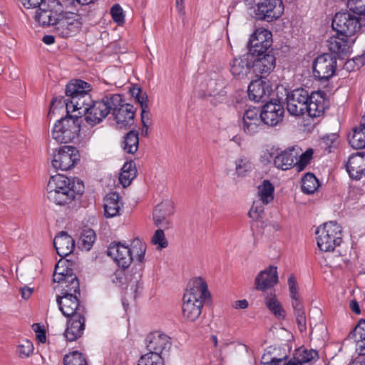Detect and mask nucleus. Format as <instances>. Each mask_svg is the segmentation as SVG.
<instances>
[{"label":"nucleus","instance_id":"obj_27","mask_svg":"<svg viewBox=\"0 0 365 365\" xmlns=\"http://www.w3.org/2000/svg\"><path fill=\"white\" fill-rule=\"evenodd\" d=\"M253 58V71L258 75H268L275 68L276 58L271 51L265 52L261 56Z\"/></svg>","mask_w":365,"mask_h":365},{"label":"nucleus","instance_id":"obj_57","mask_svg":"<svg viewBox=\"0 0 365 365\" xmlns=\"http://www.w3.org/2000/svg\"><path fill=\"white\" fill-rule=\"evenodd\" d=\"M111 281L116 285L121 286L125 283V274L123 269H117L111 276Z\"/></svg>","mask_w":365,"mask_h":365},{"label":"nucleus","instance_id":"obj_63","mask_svg":"<svg viewBox=\"0 0 365 365\" xmlns=\"http://www.w3.org/2000/svg\"><path fill=\"white\" fill-rule=\"evenodd\" d=\"M20 292L23 299H28L33 292V289L24 287L20 289Z\"/></svg>","mask_w":365,"mask_h":365},{"label":"nucleus","instance_id":"obj_19","mask_svg":"<svg viewBox=\"0 0 365 365\" xmlns=\"http://www.w3.org/2000/svg\"><path fill=\"white\" fill-rule=\"evenodd\" d=\"M112 108L114 120L120 128H130L134 124L135 108L128 103H123V98L119 106Z\"/></svg>","mask_w":365,"mask_h":365},{"label":"nucleus","instance_id":"obj_6","mask_svg":"<svg viewBox=\"0 0 365 365\" xmlns=\"http://www.w3.org/2000/svg\"><path fill=\"white\" fill-rule=\"evenodd\" d=\"M365 26V17H357L348 11H340L332 20V27L337 33L351 36Z\"/></svg>","mask_w":365,"mask_h":365},{"label":"nucleus","instance_id":"obj_59","mask_svg":"<svg viewBox=\"0 0 365 365\" xmlns=\"http://www.w3.org/2000/svg\"><path fill=\"white\" fill-rule=\"evenodd\" d=\"M212 96V98L210 99L211 103L214 105H217L218 103H222L227 100L226 91L224 90H220L218 93L210 94Z\"/></svg>","mask_w":365,"mask_h":365},{"label":"nucleus","instance_id":"obj_5","mask_svg":"<svg viewBox=\"0 0 365 365\" xmlns=\"http://www.w3.org/2000/svg\"><path fill=\"white\" fill-rule=\"evenodd\" d=\"M80 123L81 118L66 115L55 123L52 136L58 143H69L78 136L80 132Z\"/></svg>","mask_w":365,"mask_h":365},{"label":"nucleus","instance_id":"obj_11","mask_svg":"<svg viewBox=\"0 0 365 365\" xmlns=\"http://www.w3.org/2000/svg\"><path fill=\"white\" fill-rule=\"evenodd\" d=\"M309 92L304 88L294 89L287 94V109L292 115L301 116L306 113Z\"/></svg>","mask_w":365,"mask_h":365},{"label":"nucleus","instance_id":"obj_49","mask_svg":"<svg viewBox=\"0 0 365 365\" xmlns=\"http://www.w3.org/2000/svg\"><path fill=\"white\" fill-rule=\"evenodd\" d=\"M63 364L64 365H87L83 356L78 351L66 354L63 359Z\"/></svg>","mask_w":365,"mask_h":365},{"label":"nucleus","instance_id":"obj_50","mask_svg":"<svg viewBox=\"0 0 365 365\" xmlns=\"http://www.w3.org/2000/svg\"><path fill=\"white\" fill-rule=\"evenodd\" d=\"M252 168L251 162L246 158H240L235 161L236 173L239 176H244L247 172Z\"/></svg>","mask_w":365,"mask_h":365},{"label":"nucleus","instance_id":"obj_26","mask_svg":"<svg viewBox=\"0 0 365 365\" xmlns=\"http://www.w3.org/2000/svg\"><path fill=\"white\" fill-rule=\"evenodd\" d=\"M299 156V148L292 147L280 153L274 158V166L282 170H287L292 166H296L295 162Z\"/></svg>","mask_w":365,"mask_h":365},{"label":"nucleus","instance_id":"obj_39","mask_svg":"<svg viewBox=\"0 0 365 365\" xmlns=\"http://www.w3.org/2000/svg\"><path fill=\"white\" fill-rule=\"evenodd\" d=\"M274 186L268 180H264L262 184L258 187L259 200L263 204L267 205L274 199Z\"/></svg>","mask_w":365,"mask_h":365},{"label":"nucleus","instance_id":"obj_20","mask_svg":"<svg viewBox=\"0 0 365 365\" xmlns=\"http://www.w3.org/2000/svg\"><path fill=\"white\" fill-rule=\"evenodd\" d=\"M252 69L253 56L249 53L235 58L230 62V72L237 79L242 80L247 78Z\"/></svg>","mask_w":365,"mask_h":365},{"label":"nucleus","instance_id":"obj_10","mask_svg":"<svg viewBox=\"0 0 365 365\" xmlns=\"http://www.w3.org/2000/svg\"><path fill=\"white\" fill-rule=\"evenodd\" d=\"M336 57L329 53L319 56L313 63V75L319 81H327L335 73Z\"/></svg>","mask_w":365,"mask_h":365},{"label":"nucleus","instance_id":"obj_2","mask_svg":"<svg viewBox=\"0 0 365 365\" xmlns=\"http://www.w3.org/2000/svg\"><path fill=\"white\" fill-rule=\"evenodd\" d=\"M210 296L207 283L202 278L191 279L182 297L183 317L191 322L198 319L201 314L203 304Z\"/></svg>","mask_w":365,"mask_h":365},{"label":"nucleus","instance_id":"obj_33","mask_svg":"<svg viewBox=\"0 0 365 365\" xmlns=\"http://www.w3.org/2000/svg\"><path fill=\"white\" fill-rule=\"evenodd\" d=\"M296 359L301 365H311L319 358L318 352L314 349L307 350L304 347H300L294 351L293 354Z\"/></svg>","mask_w":365,"mask_h":365},{"label":"nucleus","instance_id":"obj_12","mask_svg":"<svg viewBox=\"0 0 365 365\" xmlns=\"http://www.w3.org/2000/svg\"><path fill=\"white\" fill-rule=\"evenodd\" d=\"M61 268L60 265L56 266L53 280L59 284L61 294H75L80 296V284L77 277L71 271H66V273L59 272Z\"/></svg>","mask_w":365,"mask_h":365},{"label":"nucleus","instance_id":"obj_47","mask_svg":"<svg viewBox=\"0 0 365 365\" xmlns=\"http://www.w3.org/2000/svg\"><path fill=\"white\" fill-rule=\"evenodd\" d=\"M365 338V320L361 319L354 329L349 334L347 339L359 342Z\"/></svg>","mask_w":365,"mask_h":365},{"label":"nucleus","instance_id":"obj_38","mask_svg":"<svg viewBox=\"0 0 365 365\" xmlns=\"http://www.w3.org/2000/svg\"><path fill=\"white\" fill-rule=\"evenodd\" d=\"M138 133L135 130L129 131L124 137L123 141V150L130 154H134L138 149Z\"/></svg>","mask_w":365,"mask_h":365},{"label":"nucleus","instance_id":"obj_55","mask_svg":"<svg viewBox=\"0 0 365 365\" xmlns=\"http://www.w3.org/2000/svg\"><path fill=\"white\" fill-rule=\"evenodd\" d=\"M313 150L307 149L304 153L299 155V160H296L295 165L299 170H302L310 163L313 155Z\"/></svg>","mask_w":365,"mask_h":365},{"label":"nucleus","instance_id":"obj_18","mask_svg":"<svg viewBox=\"0 0 365 365\" xmlns=\"http://www.w3.org/2000/svg\"><path fill=\"white\" fill-rule=\"evenodd\" d=\"M283 10L282 0H263L257 4V15L259 19L271 21L279 18Z\"/></svg>","mask_w":365,"mask_h":365},{"label":"nucleus","instance_id":"obj_52","mask_svg":"<svg viewBox=\"0 0 365 365\" xmlns=\"http://www.w3.org/2000/svg\"><path fill=\"white\" fill-rule=\"evenodd\" d=\"M262 119L256 121H244L242 122V129L245 133L247 135H255L258 133L261 128L262 127Z\"/></svg>","mask_w":365,"mask_h":365},{"label":"nucleus","instance_id":"obj_7","mask_svg":"<svg viewBox=\"0 0 365 365\" xmlns=\"http://www.w3.org/2000/svg\"><path fill=\"white\" fill-rule=\"evenodd\" d=\"M62 13V5L56 0H46L36 9L34 19L39 25H55Z\"/></svg>","mask_w":365,"mask_h":365},{"label":"nucleus","instance_id":"obj_45","mask_svg":"<svg viewBox=\"0 0 365 365\" xmlns=\"http://www.w3.org/2000/svg\"><path fill=\"white\" fill-rule=\"evenodd\" d=\"M96 240V233L91 229L84 230L79 239V244L82 250L88 251L93 246Z\"/></svg>","mask_w":365,"mask_h":365},{"label":"nucleus","instance_id":"obj_44","mask_svg":"<svg viewBox=\"0 0 365 365\" xmlns=\"http://www.w3.org/2000/svg\"><path fill=\"white\" fill-rule=\"evenodd\" d=\"M33 343L27 339H21L18 341L16 353L20 358H27L34 352Z\"/></svg>","mask_w":365,"mask_h":365},{"label":"nucleus","instance_id":"obj_56","mask_svg":"<svg viewBox=\"0 0 365 365\" xmlns=\"http://www.w3.org/2000/svg\"><path fill=\"white\" fill-rule=\"evenodd\" d=\"M110 14L115 22L118 24H123L124 23L123 11L119 4H116L112 6Z\"/></svg>","mask_w":365,"mask_h":365},{"label":"nucleus","instance_id":"obj_14","mask_svg":"<svg viewBox=\"0 0 365 365\" xmlns=\"http://www.w3.org/2000/svg\"><path fill=\"white\" fill-rule=\"evenodd\" d=\"M272 33L267 29H257L249 41V53L252 56H261L267 52L272 46Z\"/></svg>","mask_w":365,"mask_h":365},{"label":"nucleus","instance_id":"obj_29","mask_svg":"<svg viewBox=\"0 0 365 365\" xmlns=\"http://www.w3.org/2000/svg\"><path fill=\"white\" fill-rule=\"evenodd\" d=\"M53 245L61 257L69 255L75 247L73 239L65 232H61L55 237Z\"/></svg>","mask_w":365,"mask_h":365},{"label":"nucleus","instance_id":"obj_3","mask_svg":"<svg viewBox=\"0 0 365 365\" xmlns=\"http://www.w3.org/2000/svg\"><path fill=\"white\" fill-rule=\"evenodd\" d=\"M121 96L119 94H108L100 101H91L88 107L85 108V120L91 126L99 124L105 119L113 108L119 106Z\"/></svg>","mask_w":365,"mask_h":365},{"label":"nucleus","instance_id":"obj_21","mask_svg":"<svg viewBox=\"0 0 365 365\" xmlns=\"http://www.w3.org/2000/svg\"><path fill=\"white\" fill-rule=\"evenodd\" d=\"M107 253L123 269L128 268L133 259L130 248L120 242L111 243Z\"/></svg>","mask_w":365,"mask_h":365},{"label":"nucleus","instance_id":"obj_53","mask_svg":"<svg viewBox=\"0 0 365 365\" xmlns=\"http://www.w3.org/2000/svg\"><path fill=\"white\" fill-rule=\"evenodd\" d=\"M261 200L255 201L250 210L248 215L254 220H259L262 217L264 212V206Z\"/></svg>","mask_w":365,"mask_h":365},{"label":"nucleus","instance_id":"obj_58","mask_svg":"<svg viewBox=\"0 0 365 365\" xmlns=\"http://www.w3.org/2000/svg\"><path fill=\"white\" fill-rule=\"evenodd\" d=\"M261 120V118L258 117V110L255 108L248 109L243 115L242 122L244 121H257Z\"/></svg>","mask_w":365,"mask_h":365},{"label":"nucleus","instance_id":"obj_51","mask_svg":"<svg viewBox=\"0 0 365 365\" xmlns=\"http://www.w3.org/2000/svg\"><path fill=\"white\" fill-rule=\"evenodd\" d=\"M347 7L353 13L365 17V0H348Z\"/></svg>","mask_w":365,"mask_h":365},{"label":"nucleus","instance_id":"obj_35","mask_svg":"<svg viewBox=\"0 0 365 365\" xmlns=\"http://www.w3.org/2000/svg\"><path fill=\"white\" fill-rule=\"evenodd\" d=\"M264 303L267 307L278 318H284L285 312L277 300L276 294L274 292L266 293L264 296Z\"/></svg>","mask_w":365,"mask_h":365},{"label":"nucleus","instance_id":"obj_42","mask_svg":"<svg viewBox=\"0 0 365 365\" xmlns=\"http://www.w3.org/2000/svg\"><path fill=\"white\" fill-rule=\"evenodd\" d=\"M328 47L331 53L336 54L346 53L349 50L347 41L337 37L330 38L328 41Z\"/></svg>","mask_w":365,"mask_h":365},{"label":"nucleus","instance_id":"obj_25","mask_svg":"<svg viewBox=\"0 0 365 365\" xmlns=\"http://www.w3.org/2000/svg\"><path fill=\"white\" fill-rule=\"evenodd\" d=\"M324 95V93L320 91L312 92L309 94V101L307 103L305 114L312 118L319 117L323 114L328 105Z\"/></svg>","mask_w":365,"mask_h":365},{"label":"nucleus","instance_id":"obj_64","mask_svg":"<svg viewBox=\"0 0 365 365\" xmlns=\"http://www.w3.org/2000/svg\"><path fill=\"white\" fill-rule=\"evenodd\" d=\"M248 307V302L246 299H241L235 301L233 304V307L235 309H246Z\"/></svg>","mask_w":365,"mask_h":365},{"label":"nucleus","instance_id":"obj_37","mask_svg":"<svg viewBox=\"0 0 365 365\" xmlns=\"http://www.w3.org/2000/svg\"><path fill=\"white\" fill-rule=\"evenodd\" d=\"M349 143L354 149L365 148V124H361L353 129V133L349 136Z\"/></svg>","mask_w":365,"mask_h":365},{"label":"nucleus","instance_id":"obj_24","mask_svg":"<svg viewBox=\"0 0 365 365\" xmlns=\"http://www.w3.org/2000/svg\"><path fill=\"white\" fill-rule=\"evenodd\" d=\"M346 170L352 179L359 180L365 176V152H358L349 157Z\"/></svg>","mask_w":365,"mask_h":365},{"label":"nucleus","instance_id":"obj_62","mask_svg":"<svg viewBox=\"0 0 365 365\" xmlns=\"http://www.w3.org/2000/svg\"><path fill=\"white\" fill-rule=\"evenodd\" d=\"M274 360L277 363L276 365H301L300 362L299 363L296 359H294V356L288 361L285 360V357L280 359L274 357Z\"/></svg>","mask_w":365,"mask_h":365},{"label":"nucleus","instance_id":"obj_23","mask_svg":"<svg viewBox=\"0 0 365 365\" xmlns=\"http://www.w3.org/2000/svg\"><path fill=\"white\" fill-rule=\"evenodd\" d=\"M278 283L277 267L269 266L259 272L255 279V289L262 292L273 288Z\"/></svg>","mask_w":365,"mask_h":365},{"label":"nucleus","instance_id":"obj_41","mask_svg":"<svg viewBox=\"0 0 365 365\" xmlns=\"http://www.w3.org/2000/svg\"><path fill=\"white\" fill-rule=\"evenodd\" d=\"M136 101L140 105L141 108V122L144 126H147V123H150V111L148 104V95L145 92L140 93L136 98Z\"/></svg>","mask_w":365,"mask_h":365},{"label":"nucleus","instance_id":"obj_60","mask_svg":"<svg viewBox=\"0 0 365 365\" xmlns=\"http://www.w3.org/2000/svg\"><path fill=\"white\" fill-rule=\"evenodd\" d=\"M46 0H19L24 7L28 9H36Z\"/></svg>","mask_w":365,"mask_h":365},{"label":"nucleus","instance_id":"obj_46","mask_svg":"<svg viewBox=\"0 0 365 365\" xmlns=\"http://www.w3.org/2000/svg\"><path fill=\"white\" fill-rule=\"evenodd\" d=\"M131 254H134L137 260L143 262L145 257L146 245L138 238H135L131 242Z\"/></svg>","mask_w":365,"mask_h":365},{"label":"nucleus","instance_id":"obj_61","mask_svg":"<svg viewBox=\"0 0 365 365\" xmlns=\"http://www.w3.org/2000/svg\"><path fill=\"white\" fill-rule=\"evenodd\" d=\"M33 327H36V329L34 328V331L37 333L36 339L41 343H45L46 340L45 331L41 329V327L38 324H34Z\"/></svg>","mask_w":365,"mask_h":365},{"label":"nucleus","instance_id":"obj_48","mask_svg":"<svg viewBox=\"0 0 365 365\" xmlns=\"http://www.w3.org/2000/svg\"><path fill=\"white\" fill-rule=\"evenodd\" d=\"M138 365H164V364L161 356L145 354L139 359Z\"/></svg>","mask_w":365,"mask_h":365},{"label":"nucleus","instance_id":"obj_13","mask_svg":"<svg viewBox=\"0 0 365 365\" xmlns=\"http://www.w3.org/2000/svg\"><path fill=\"white\" fill-rule=\"evenodd\" d=\"M80 296L73 294H61L57 296L56 302L58 308L63 314L67 317L86 315V311L84 305L79 300Z\"/></svg>","mask_w":365,"mask_h":365},{"label":"nucleus","instance_id":"obj_4","mask_svg":"<svg viewBox=\"0 0 365 365\" xmlns=\"http://www.w3.org/2000/svg\"><path fill=\"white\" fill-rule=\"evenodd\" d=\"M317 246L322 252L334 251L342 241V230L336 222L330 221L323 224L316 231Z\"/></svg>","mask_w":365,"mask_h":365},{"label":"nucleus","instance_id":"obj_43","mask_svg":"<svg viewBox=\"0 0 365 365\" xmlns=\"http://www.w3.org/2000/svg\"><path fill=\"white\" fill-rule=\"evenodd\" d=\"M339 145L338 135L335 133L326 135L321 138L319 146L327 153L332 152Z\"/></svg>","mask_w":365,"mask_h":365},{"label":"nucleus","instance_id":"obj_32","mask_svg":"<svg viewBox=\"0 0 365 365\" xmlns=\"http://www.w3.org/2000/svg\"><path fill=\"white\" fill-rule=\"evenodd\" d=\"M174 212L173 202L165 201L158 205L153 210V217L156 226H159L164 220Z\"/></svg>","mask_w":365,"mask_h":365},{"label":"nucleus","instance_id":"obj_9","mask_svg":"<svg viewBox=\"0 0 365 365\" xmlns=\"http://www.w3.org/2000/svg\"><path fill=\"white\" fill-rule=\"evenodd\" d=\"M79 160L78 151L73 146L64 145L53 154L52 166L56 170L66 171L72 168Z\"/></svg>","mask_w":365,"mask_h":365},{"label":"nucleus","instance_id":"obj_22","mask_svg":"<svg viewBox=\"0 0 365 365\" xmlns=\"http://www.w3.org/2000/svg\"><path fill=\"white\" fill-rule=\"evenodd\" d=\"M247 92L251 101L264 102L269 98L272 92V87L269 81L261 78L250 83Z\"/></svg>","mask_w":365,"mask_h":365},{"label":"nucleus","instance_id":"obj_1","mask_svg":"<svg viewBox=\"0 0 365 365\" xmlns=\"http://www.w3.org/2000/svg\"><path fill=\"white\" fill-rule=\"evenodd\" d=\"M48 199L56 205L71 202L76 195L84 192V185L77 179H71L63 175L51 177L46 187Z\"/></svg>","mask_w":365,"mask_h":365},{"label":"nucleus","instance_id":"obj_34","mask_svg":"<svg viewBox=\"0 0 365 365\" xmlns=\"http://www.w3.org/2000/svg\"><path fill=\"white\" fill-rule=\"evenodd\" d=\"M137 175V169L133 161L130 160L124 163L119 176L120 184L126 187L130 185L133 180Z\"/></svg>","mask_w":365,"mask_h":365},{"label":"nucleus","instance_id":"obj_36","mask_svg":"<svg viewBox=\"0 0 365 365\" xmlns=\"http://www.w3.org/2000/svg\"><path fill=\"white\" fill-rule=\"evenodd\" d=\"M91 90V86L89 83L81 80H76L66 86L65 93L67 98H70L80 94L88 93Z\"/></svg>","mask_w":365,"mask_h":365},{"label":"nucleus","instance_id":"obj_17","mask_svg":"<svg viewBox=\"0 0 365 365\" xmlns=\"http://www.w3.org/2000/svg\"><path fill=\"white\" fill-rule=\"evenodd\" d=\"M284 113V108L280 102L271 101L262 107L260 118L264 124L275 126L282 120Z\"/></svg>","mask_w":365,"mask_h":365},{"label":"nucleus","instance_id":"obj_8","mask_svg":"<svg viewBox=\"0 0 365 365\" xmlns=\"http://www.w3.org/2000/svg\"><path fill=\"white\" fill-rule=\"evenodd\" d=\"M288 286L290 297L292 299V307L294 310L296 322L300 332L307 331V317L302 299L298 292V287L296 278L291 274L288 279Z\"/></svg>","mask_w":365,"mask_h":365},{"label":"nucleus","instance_id":"obj_15","mask_svg":"<svg viewBox=\"0 0 365 365\" xmlns=\"http://www.w3.org/2000/svg\"><path fill=\"white\" fill-rule=\"evenodd\" d=\"M81 24L76 14L61 13L55 26L58 34L63 38H67L76 33L80 29Z\"/></svg>","mask_w":365,"mask_h":365},{"label":"nucleus","instance_id":"obj_40","mask_svg":"<svg viewBox=\"0 0 365 365\" xmlns=\"http://www.w3.org/2000/svg\"><path fill=\"white\" fill-rule=\"evenodd\" d=\"M319 186V181L312 173H307L302 178V190L304 193H314Z\"/></svg>","mask_w":365,"mask_h":365},{"label":"nucleus","instance_id":"obj_54","mask_svg":"<svg viewBox=\"0 0 365 365\" xmlns=\"http://www.w3.org/2000/svg\"><path fill=\"white\" fill-rule=\"evenodd\" d=\"M151 242L157 246L158 250H162L168 246V241L163 230L159 229L155 231L152 237Z\"/></svg>","mask_w":365,"mask_h":365},{"label":"nucleus","instance_id":"obj_16","mask_svg":"<svg viewBox=\"0 0 365 365\" xmlns=\"http://www.w3.org/2000/svg\"><path fill=\"white\" fill-rule=\"evenodd\" d=\"M148 354L161 356L163 351H168L171 346L170 337L160 331L150 333L145 339Z\"/></svg>","mask_w":365,"mask_h":365},{"label":"nucleus","instance_id":"obj_30","mask_svg":"<svg viewBox=\"0 0 365 365\" xmlns=\"http://www.w3.org/2000/svg\"><path fill=\"white\" fill-rule=\"evenodd\" d=\"M123 202L117 192L108 193L104 198V212L106 217H113L120 215Z\"/></svg>","mask_w":365,"mask_h":365},{"label":"nucleus","instance_id":"obj_31","mask_svg":"<svg viewBox=\"0 0 365 365\" xmlns=\"http://www.w3.org/2000/svg\"><path fill=\"white\" fill-rule=\"evenodd\" d=\"M91 101L89 93L80 94L68 98L65 101L67 113L83 110V113H85V108L89 106Z\"/></svg>","mask_w":365,"mask_h":365},{"label":"nucleus","instance_id":"obj_28","mask_svg":"<svg viewBox=\"0 0 365 365\" xmlns=\"http://www.w3.org/2000/svg\"><path fill=\"white\" fill-rule=\"evenodd\" d=\"M67 323V328L65 330L64 335L69 341H73L81 337L85 330V315L78 317H69Z\"/></svg>","mask_w":365,"mask_h":365}]
</instances>
